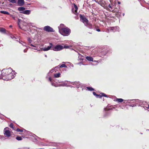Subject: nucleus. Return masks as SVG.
Here are the masks:
<instances>
[{
  "label": "nucleus",
  "mask_w": 149,
  "mask_h": 149,
  "mask_svg": "<svg viewBox=\"0 0 149 149\" xmlns=\"http://www.w3.org/2000/svg\"><path fill=\"white\" fill-rule=\"evenodd\" d=\"M64 25L61 24L58 27V30L60 33L62 35L64 36H67L69 35L70 33V30L68 27H63Z\"/></svg>",
  "instance_id": "obj_1"
},
{
  "label": "nucleus",
  "mask_w": 149,
  "mask_h": 149,
  "mask_svg": "<svg viewBox=\"0 0 149 149\" xmlns=\"http://www.w3.org/2000/svg\"><path fill=\"white\" fill-rule=\"evenodd\" d=\"M13 72H15V71L13 70L11 68L3 69L2 70L1 74L0 76L1 77H6Z\"/></svg>",
  "instance_id": "obj_2"
},
{
  "label": "nucleus",
  "mask_w": 149,
  "mask_h": 149,
  "mask_svg": "<svg viewBox=\"0 0 149 149\" xmlns=\"http://www.w3.org/2000/svg\"><path fill=\"white\" fill-rule=\"evenodd\" d=\"M15 72H13L6 77H1V76H0V79H2L4 80L8 81L13 79L15 77Z\"/></svg>",
  "instance_id": "obj_3"
},
{
  "label": "nucleus",
  "mask_w": 149,
  "mask_h": 149,
  "mask_svg": "<svg viewBox=\"0 0 149 149\" xmlns=\"http://www.w3.org/2000/svg\"><path fill=\"white\" fill-rule=\"evenodd\" d=\"M11 130L8 127H6L3 130V133L5 137H9L11 136Z\"/></svg>",
  "instance_id": "obj_4"
},
{
  "label": "nucleus",
  "mask_w": 149,
  "mask_h": 149,
  "mask_svg": "<svg viewBox=\"0 0 149 149\" xmlns=\"http://www.w3.org/2000/svg\"><path fill=\"white\" fill-rule=\"evenodd\" d=\"M63 49V47L60 45H57L52 47V49L54 51H60Z\"/></svg>",
  "instance_id": "obj_5"
},
{
  "label": "nucleus",
  "mask_w": 149,
  "mask_h": 149,
  "mask_svg": "<svg viewBox=\"0 0 149 149\" xmlns=\"http://www.w3.org/2000/svg\"><path fill=\"white\" fill-rule=\"evenodd\" d=\"M80 19L81 20L82 22L85 25L87 24L88 23V20L84 16L80 15Z\"/></svg>",
  "instance_id": "obj_6"
},
{
  "label": "nucleus",
  "mask_w": 149,
  "mask_h": 149,
  "mask_svg": "<svg viewBox=\"0 0 149 149\" xmlns=\"http://www.w3.org/2000/svg\"><path fill=\"white\" fill-rule=\"evenodd\" d=\"M43 29L45 31L48 32H53L54 31L53 29L48 26H45L44 27Z\"/></svg>",
  "instance_id": "obj_7"
},
{
  "label": "nucleus",
  "mask_w": 149,
  "mask_h": 149,
  "mask_svg": "<svg viewBox=\"0 0 149 149\" xmlns=\"http://www.w3.org/2000/svg\"><path fill=\"white\" fill-rule=\"evenodd\" d=\"M50 45L49 46H48L47 47H45L41 48V50L44 51H46L50 50L52 47V43H49Z\"/></svg>",
  "instance_id": "obj_8"
},
{
  "label": "nucleus",
  "mask_w": 149,
  "mask_h": 149,
  "mask_svg": "<svg viewBox=\"0 0 149 149\" xmlns=\"http://www.w3.org/2000/svg\"><path fill=\"white\" fill-rule=\"evenodd\" d=\"M104 1L103 0H100L98 2V3L100 5L102 6L104 8L107 9L108 8V7L105 6L104 4Z\"/></svg>",
  "instance_id": "obj_9"
},
{
  "label": "nucleus",
  "mask_w": 149,
  "mask_h": 149,
  "mask_svg": "<svg viewBox=\"0 0 149 149\" xmlns=\"http://www.w3.org/2000/svg\"><path fill=\"white\" fill-rule=\"evenodd\" d=\"M110 30H111L113 32H115L116 31H119L120 29L119 27L116 26L115 27H111L109 29Z\"/></svg>",
  "instance_id": "obj_10"
},
{
  "label": "nucleus",
  "mask_w": 149,
  "mask_h": 149,
  "mask_svg": "<svg viewBox=\"0 0 149 149\" xmlns=\"http://www.w3.org/2000/svg\"><path fill=\"white\" fill-rule=\"evenodd\" d=\"M68 84H70L69 81H65L64 82H63L61 84H60L59 86H69L68 85Z\"/></svg>",
  "instance_id": "obj_11"
},
{
  "label": "nucleus",
  "mask_w": 149,
  "mask_h": 149,
  "mask_svg": "<svg viewBox=\"0 0 149 149\" xmlns=\"http://www.w3.org/2000/svg\"><path fill=\"white\" fill-rule=\"evenodd\" d=\"M17 3L19 6H22L23 5L24 3V0H18Z\"/></svg>",
  "instance_id": "obj_12"
},
{
  "label": "nucleus",
  "mask_w": 149,
  "mask_h": 149,
  "mask_svg": "<svg viewBox=\"0 0 149 149\" xmlns=\"http://www.w3.org/2000/svg\"><path fill=\"white\" fill-rule=\"evenodd\" d=\"M93 94L96 97L97 96H100V97H102V96H104L105 97H107V95L103 93L102 94V95H97V94H96V93H95V92H93Z\"/></svg>",
  "instance_id": "obj_13"
},
{
  "label": "nucleus",
  "mask_w": 149,
  "mask_h": 149,
  "mask_svg": "<svg viewBox=\"0 0 149 149\" xmlns=\"http://www.w3.org/2000/svg\"><path fill=\"white\" fill-rule=\"evenodd\" d=\"M22 24H23L22 26V27L21 26V27L22 28H26V29H25V30H27V28L26 27L27 26V25H29V24H27V23H26L25 22H23Z\"/></svg>",
  "instance_id": "obj_14"
},
{
  "label": "nucleus",
  "mask_w": 149,
  "mask_h": 149,
  "mask_svg": "<svg viewBox=\"0 0 149 149\" xmlns=\"http://www.w3.org/2000/svg\"><path fill=\"white\" fill-rule=\"evenodd\" d=\"M27 40L28 41L29 43L31 44H30V45L31 46L34 47H36V45H33L31 43L32 42V40L30 38H28L27 39Z\"/></svg>",
  "instance_id": "obj_15"
},
{
  "label": "nucleus",
  "mask_w": 149,
  "mask_h": 149,
  "mask_svg": "<svg viewBox=\"0 0 149 149\" xmlns=\"http://www.w3.org/2000/svg\"><path fill=\"white\" fill-rule=\"evenodd\" d=\"M107 6L108 7V8L107 10H108L111 11V10H112V7L113 6V5H110V4H109Z\"/></svg>",
  "instance_id": "obj_16"
},
{
  "label": "nucleus",
  "mask_w": 149,
  "mask_h": 149,
  "mask_svg": "<svg viewBox=\"0 0 149 149\" xmlns=\"http://www.w3.org/2000/svg\"><path fill=\"white\" fill-rule=\"evenodd\" d=\"M31 11L30 10H27L21 12L22 13L26 15H29Z\"/></svg>",
  "instance_id": "obj_17"
},
{
  "label": "nucleus",
  "mask_w": 149,
  "mask_h": 149,
  "mask_svg": "<svg viewBox=\"0 0 149 149\" xmlns=\"http://www.w3.org/2000/svg\"><path fill=\"white\" fill-rule=\"evenodd\" d=\"M86 59L89 61H93V58L90 56H87L86 57Z\"/></svg>",
  "instance_id": "obj_18"
},
{
  "label": "nucleus",
  "mask_w": 149,
  "mask_h": 149,
  "mask_svg": "<svg viewBox=\"0 0 149 149\" xmlns=\"http://www.w3.org/2000/svg\"><path fill=\"white\" fill-rule=\"evenodd\" d=\"M61 74L59 72L55 73L54 74V78H58L60 77Z\"/></svg>",
  "instance_id": "obj_19"
},
{
  "label": "nucleus",
  "mask_w": 149,
  "mask_h": 149,
  "mask_svg": "<svg viewBox=\"0 0 149 149\" xmlns=\"http://www.w3.org/2000/svg\"><path fill=\"white\" fill-rule=\"evenodd\" d=\"M20 20H20V19H18V22H17V24H18V26H19V27L20 29H22V30H25V29H26V28H22V27H21V26H20V25L19 23H20Z\"/></svg>",
  "instance_id": "obj_20"
},
{
  "label": "nucleus",
  "mask_w": 149,
  "mask_h": 149,
  "mask_svg": "<svg viewBox=\"0 0 149 149\" xmlns=\"http://www.w3.org/2000/svg\"><path fill=\"white\" fill-rule=\"evenodd\" d=\"M78 54L79 55L78 57V58L79 60H83L84 59L83 56L81 54H80L79 53H78Z\"/></svg>",
  "instance_id": "obj_21"
},
{
  "label": "nucleus",
  "mask_w": 149,
  "mask_h": 149,
  "mask_svg": "<svg viewBox=\"0 0 149 149\" xmlns=\"http://www.w3.org/2000/svg\"><path fill=\"white\" fill-rule=\"evenodd\" d=\"M6 30L4 28H1L0 29V32H2V33H6Z\"/></svg>",
  "instance_id": "obj_22"
},
{
  "label": "nucleus",
  "mask_w": 149,
  "mask_h": 149,
  "mask_svg": "<svg viewBox=\"0 0 149 149\" xmlns=\"http://www.w3.org/2000/svg\"><path fill=\"white\" fill-rule=\"evenodd\" d=\"M123 101V100L121 98H117L116 99V101L118 102H121Z\"/></svg>",
  "instance_id": "obj_23"
},
{
  "label": "nucleus",
  "mask_w": 149,
  "mask_h": 149,
  "mask_svg": "<svg viewBox=\"0 0 149 149\" xmlns=\"http://www.w3.org/2000/svg\"><path fill=\"white\" fill-rule=\"evenodd\" d=\"M0 13L4 14L10 15V13L8 12L5 11H1Z\"/></svg>",
  "instance_id": "obj_24"
},
{
  "label": "nucleus",
  "mask_w": 149,
  "mask_h": 149,
  "mask_svg": "<svg viewBox=\"0 0 149 149\" xmlns=\"http://www.w3.org/2000/svg\"><path fill=\"white\" fill-rule=\"evenodd\" d=\"M25 8L23 7H20L18 8V10L19 11H24L25 10Z\"/></svg>",
  "instance_id": "obj_25"
},
{
  "label": "nucleus",
  "mask_w": 149,
  "mask_h": 149,
  "mask_svg": "<svg viewBox=\"0 0 149 149\" xmlns=\"http://www.w3.org/2000/svg\"><path fill=\"white\" fill-rule=\"evenodd\" d=\"M74 7L75 9L74 10V13H76L77 12V11L78 10V8L77 6L74 4Z\"/></svg>",
  "instance_id": "obj_26"
},
{
  "label": "nucleus",
  "mask_w": 149,
  "mask_h": 149,
  "mask_svg": "<svg viewBox=\"0 0 149 149\" xmlns=\"http://www.w3.org/2000/svg\"><path fill=\"white\" fill-rule=\"evenodd\" d=\"M86 26H87L90 29H92L93 28L92 25L91 24H90L88 23V24H87L85 25Z\"/></svg>",
  "instance_id": "obj_27"
},
{
  "label": "nucleus",
  "mask_w": 149,
  "mask_h": 149,
  "mask_svg": "<svg viewBox=\"0 0 149 149\" xmlns=\"http://www.w3.org/2000/svg\"><path fill=\"white\" fill-rule=\"evenodd\" d=\"M16 139L19 141L22 140V138L20 136H17Z\"/></svg>",
  "instance_id": "obj_28"
},
{
  "label": "nucleus",
  "mask_w": 149,
  "mask_h": 149,
  "mask_svg": "<svg viewBox=\"0 0 149 149\" xmlns=\"http://www.w3.org/2000/svg\"><path fill=\"white\" fill-rule=\"evenodd\" d=\"M67 66H66V65L65 64H62L61 65H60L59 66V67L60 68H63V67H65L66 68Z\"/></svg>",
  "instance_id": "obj_29"
},
{
  "label": "nucleus",
  "mask_w": 149,
  "mask_h": 149,
  "mask_svg": "<svg viewBox=\"0 0 149 149\" xmlns=\"http://www.w3.org/2000/svg\"><path fill=\"white\" fill-rule=\"evenodd\" d=\"M69 83H70V84H72L74 85H76L78 84V83L77 82H70L69 81Z\"/></svg>",
  "instance_id": "obj_30"
},
{
  "label": "nucleus",
  "mask_w": 149,
  "mask_h": 149,
  "mask_svg": "<svg viewBox=\"0 0 149 149\" xmlns=\"http://www.w3.org/2000/svg\"><path fill=\"white\" fill-rule=\"evenodd\" d=\"M9 1L13 3H16L17 2L15 0H9Z\"/></svg>",
  "instance_id": "obj_31"
},
{
  "label": "nucleus",
  "mask_w": 149,
  "mask_h": 149,
  "mask_svg": "<svg viewBox=\"0 0 149 149\" xmlns=\"http://www.w3.org/2000/svg\"><path fill=\"white\" fill-rule=\"evenodd\" d=\"M87 89L89 91H92L94 90V89L91 87H87Z\"/></svg>",
  "instance_id": "obj_32"
},
{
  "label": "nucleus",
  "mask_w": 149,
  "mask_h": 149,
  "mask_svg": "<svg viewBox=\"0 0 149 149\" xmlns=\"http://www.w3.org/2000/svg\"><path fill=\"white\" fill-rule=\"evenodd\" d=\"M16 131L17 132H23V130H20L19 128H17L16 129Z\"/></svg>",
  "instance_id": "obj_33"
},
{
  "label": "nucleus",
  "mask_w": 149,
  "mask_h": 149,
  "mask_svg": "<svg viewBox=\"0 0 149 149\" xmlns=\"http://www.w3.org/2000/svg\"><path fill=\"white\" fill-rule=\"evenodd\" d=\"M54 69H52V70H51L48 73V74L49 75L50 72L52 73L54 71Z\"/></svg>",
  "instance_id": "obj_34"
},
{
  "label": "nucleus",
  "mask_w": 149,
  "mask_h": 149,
  "mask_svg": "<svg viewBox=\"0 0 149 149\" xmlns=\"http://www.w3.org/2000/svg\"><path fill=\"white\" fill-rule=\"evenodd\" d=\"M10 127L11 128H12L13 129L14 128V127H13V125L12 123H11V124H10Z\"/></svg>",
  "instance_id": "obj_35"
},
{
  "label": "nucleus",
  "mask_w": 149,
  "mask_h": 149,
  "mask_svg": "<svg viewBox=\"0 0 149 149\" xmlns=\"http://www.w3.org/2000/svg\"><path fill=\"white\" fill-rule=\"evenodd\" d=\"M31 25H30V27L31 26V27H33L35 28H36V26H33L32 25V23H30V24Z\"/></svg>",
  "instance_id": "obj_36"
},
{
  "label": "nucleus",
  "mask_w": 149,
  "mask_h": 149,
  "mask_svg": "<svg viewBox=\"0 0 149 149\" xmlns=\"http://www.w3.org/2000/svg\"><path fill=\"white\" fill-rule=\"evenodd\" d=\"M112 11L113 13L118 12V11H117L116 10V9H115L113 10H112Z\"/></svg>",
  "instance_id": "obj_37"
},
{
  "label": "nucleus",
  "mask_w": 149,
  "mask_h": 149,
  "mask_svg": "<svg viewBox=\"0 0 149 149\" xmlns=\"http://www.w3.org/2000/svg\"><path fill=\"white\" fill-rule=\"evenodd\" d=\"M69 47L68 46H65L64 47H63V48L67 49Z\"/></svg>",
  "instance_id": "obj_38"
},
{
  "label": "nucleus",
  "mask_w": 149,
  "mask_h": 149,
  "mask_svg": "<svg viewBox=\"0 0 149 149\" xmlns=\"http://www.w3.org/2000/svg\"><path fill=\"white\" fill-rule=\"evenodd\" d=\"M52 86H54L55 87H56L57 86L54 83L52 82Z\"/></svg>",
  "instance_id": "obj_39"
},
{
  "label": "nucleus",
  "mask_w": 149,
  "mask_h": 149,
  "mask_svg": "<svg viewBox=\"0 0 149 149\" xmlns=\"http://www.w3.org/2000/svg\"><path fill=\"white\" fill-rule=\"evenodd\" d=\"M20 43L22 44L24 46H26V44L25 43H24L23 42H20Z\"/></svg>",
  "instance_id": "obj_40"
},
{
  "label": "nucleus",
  "mask_w": 149,
  "mask_h": 149,
  "mask_svg": "<svg viewBox=\"0 0 149 149\" xmlns=\"http://www.w3.org/2000/svg\"><path fill=\"white\" fill-rule=\"evenodd\" d=\"M104 109L105 111L109 110H110V109L108 107L105 108Z\"/></svg>",
  "instance_id": "obj_41"
},
{
  "label": "nucleus",
  "mask_w": 149,
  "mask_h": 149,
  "mask_svg": "<svg viewBox=\"0 0 149 149\" xmlns=\"http://www.w3.org/2000/svg\"><path fill=\"white\" fill-rule=\"evenodd\" d=\"M10 15L14 20H15V17L13 16V15Z\"/></svg>",
  "instance_id": "obj_42"
},
{
  "label": "nucleus",
  "mask_w": 149,
  "mask_h": 149,
  "mask_svg": "<svg viewBox=\"0 0 149 149\" xmlns=\"http://www.w3.org/2000/svg\"><path fill=\"white\" fill-rule=\"evenodd\" d=\"M49 80L50 81H51V82H52V79L50 77H49Z\"/></svg>",
  "instance_id": "obj_43"
},
{
  "label": "nucleus",
  "mask_w": 149,
  "mask_h": 149,
  "mask_svg": "<svg viewBox=\"0 0 149 149\" xmlns=\"http://www.w3.org/2000/svg\"><path fill=\"white\" fill-rule=\"evenodd\" d=\"M136 102H141V100H137Z\"/></svg>",
  "instance_id": "obj_44"
},
{
  "label": "nucleus",
  "mask_w": 149,
  "mask_h": 149,
  "mask_svg": "<svg viewBox=\"0 0 149 149\" xmlns=\"http://www.w3.org/2000/svg\"><path fill=\"white\" fill-rule=\"evenodd\" d=\"M127 100V102H129V103H130V101H132V100Z\"/></svg>",
  "instance_id": "obj_45"
},
{
  "label": "nucleus",
  "mask_w": 149,
  "mask_h": 149,
  "mask_svg": "<svg viewBox=\"0 0 149 149\" xmlns=\"http://www.w3.org/2000/svg\"><path fill=\"white\" fill-rule=\"evenodd\" d=\"M27 49H24V52H27Z\"/></svg>",
  "instance_id": "obj_46"
},
{
  "label": "nucleus",
  "mask_w": 149,
  "mask_h": 149,
  "mask_svg": "<svg viewBox=\"0 0 149 149\" xmlns=\"http://www.w3.org/2000/svg\"><path fill=\"white\" fill-rule=\"evenodd\" d=\"M96 31L98 32H99L100 31V29H97Z\"/></svg>",
  "instance_id": "obj_47"
},
{
  "label": "nucleus",
  "mask_w": 149,
  "mask_h": 149,
  "mask_svg": "<svg viewBox=\"0 0 149 149\" xmlns=\"http://www.w3.org/2000/svg\"><path fill=\"white\" fill-rule=\"evenodd\" d=\"M94 62H96V63H98V61H93Z\"/></svg>",
  "instance_id": "obj_48"
},
{
  "label": "nucleus",
  "mask_w": 149,
  "mask_h": 149,
  "mask_svg": "<svg viewBox=\"0 0 149 149\" xmlns=\"http://www.w3.org/2000/svg\"><path fill=\"white\" fill-rule=\"evenodd\" d=\"M146 108H149V105H148V107H147Z\"/></svg>",
  "instance_id": "obj_49"
},
{
  "label": "nucleus",
  "mask_w": 149,
  "mask_h": 149,
  "mask_svg": "<svg viewBox=\"0 0 149 149\" xmlns=\"http://www.w3.org/2000/svg\"><path fill=\"white\" fill-rule=\"evenodd\" d=\"M97 97H99V98H101V97H100V96H97Z\"/></svg>",
  "instance_id": "obj_50"
},
{
  "label": "nucleus",
  "mask_w": 149,
  "mask_h": 149,
  "mask_svg": "<svg viewBox=\"0 0 149 149\" xmlns=\"http://www.w3.org/2000/svg\"><path fill=\"white\" fill-rule=\"evenodd\" d=\"M125 15V14L124 13H123V16H124Z\"/></svg>",
  "instance_id": "obj_51"
},
{
  "label": "nucleus",
  "mask_w": 149,
  "mask_h": 149,
  "mask_svg": "<svg viewBox=\"0 0 149 149\" xmlns=\"http://www.w3.org/2000/svg\"><path fill=\"white\" fill-rule=\"evenodd\" d=\"M12 27V25H11L10 26V27Z\"/></svg>",
  "instance_id": "obj_52"
},
{
  "label": "nucleus",
  "mask_w": 149,
  "mask_h": 149,
  "mask_svg": "<svg viewBox=\"0 0 149 149\" xmlns=\"http://www.w3.org/2000/svg\"><path fill=\"white\" fill-rule=\"evenodd\" d=\"M33 49L35 50H37L36 48H34Z\"/></svg>",
  "instance_id": "obj_53"
},
{
  "label": "nucleus",
  "mask_w": 149,
  "mask_h": 149,
  "mask_svg": "<svg viewBox=\"0 0 149 149\" xmlns=\"http://www.w3.org/2000/svg\"><path fill=\"white\" fill-rule=\"evenodd\" d=\"M118 4H120V3L119 2H118Z\"/></svg>",
  "instance_id": "obj_54"
},
{
  "label": "nucleus",
  "mask_w": 149,
  "mask_h": 149,
  "mask_svg": "<svg viewBox=\"0 0 149 149\" xmlns=\"http://www.w3.org/2000/svg\"><path fill=\"white\" fill-rule=\"evenodd\" d=\"M148 9H149V6L148 7Z\"/></svg>",
  "instance_id": "obj_55"
},
{
  "label": "nucleus",
  "mask_w": 149,
  "mask_h": 149,
  "mask_svg": "<svg viewBox=\"0 0 149 149\" xmlns=\"http://www.w3.org/2000/svg\"><path fill=\"white\" fill-rule=\"evenodd\" d=\"M73 10H74V9H72V10H73Z\"/></svg>",
  "instance_id": "obj_56"
},
{
  "label": "nucleus",
  "mask_w": 149,
  "mask_h": 149,
  "mask_svg": "<svg viewBox=\"0 0 149 149\" xmlns=\"http://www.w3.org/2000/svg\"><path fill=\"white\" fill-rule=\"evenodd\" d=\"M45 56H46H46H47L46 55Z\"/></svg>",
  "instance_id": "obj_57"
}]
</instances>
